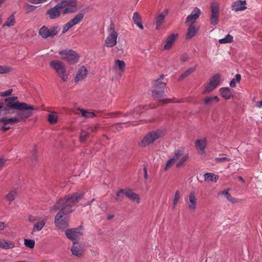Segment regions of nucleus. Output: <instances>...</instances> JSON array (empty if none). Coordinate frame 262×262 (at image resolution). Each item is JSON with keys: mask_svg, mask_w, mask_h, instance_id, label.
Instances as JSON below:
<instances>
[{"mask_svg": "<svg viewBox=\"0 0 262 262\" xmlns=\"http://www.w3.org/2000/svg\"><path fill=\"white\" fill-rule=\"evenodd\" d=\"M82 193L75 192L60 199L51 208V211H60L55 217L54 223L58 228H64L68 226L69 214L73 211L72 207L76 205L83 197Z\"/></svg>", "mask_w": 262, "mask_h": 262, "instance_id": "1", "label": "nucleus"}, {"mask_svg": "<svg viewBox=\"0 0 262 262\" xmlns=\"http://www.w3.org/2000/svg\"><path fill=\"white\" fill-rule=\"evenodd\" d=\"M6 106L4 110L10 113V109L17 110L20 112L34 113L38 110V108L26 102H21L17 100V97L12 96L5 99Z\"/></svg>", "mask_w": 262, "mask_h": 262, "instance_id": "2", "label": "nucleus"}, {"mask_svg": "<svg viewBox=\"0 0 262 262\" xmlns=\"http://www.w3.org/2000/svg\"><path fill=\"white\" fill-rule=\"evenodd\" d=\"M166 87V83L162 82L160 79H157L155 81L153 87L151 90L152 95L154 99L162 104H166L173 102L169 99H165L166 95L164 89Z\"/></svg>", "mask_w": 262, "mask_h": 262, "instance_id": "3", "label": "nucleus"}, {"mask_svg": "<svg viewBox=\"0 0 262 262\" xmlns=\"http://www.w3.org/2000/svg\"><path fill=\"white\" fill-rule=\"evenodd\" d=\"M33 115V113L19 111V112L17 114V117L11 118L4 117L0 119V122L3 123L5 125H7L8 124L12 125L25 120L26 119L32 117Z\"/></svg>", "mask_w": 262, "mask_h": 262, "instance_id": "4", "label": "nucleus"}, {"mask_svg": "<svg viewBox=\"0 0 262 262\" xmlns=\"http://www.w3.org/2000/svg\"><path fill=\"white\" fill-rule=\"evenodd\" d=\"M50 66L56 71L63 82L67 81L68 76L67 73L65 65L62 61L53 60L50 62Z\"/></svg>", "mask_w": 262, "mask_h": 262, "instance_id": "5", "label": "nucleus"}, {"mask_svg": "<svg viewBox=\"0 0 262 262\" xmlns=\"http://www.w3.org/2000/svg\"><path fill=\"white\" fill-rule=\"evenodd\" d=\"M108 33V36L106 38L104 42V46L111 48L115 46L117 44V39L118 37V33L115 30V25L112 23L107 29Z\"/></svg>", "mask_w": 262, "mask_h": 262, "instance_id": "6", "label": "nucleus"}, {"mask_svg": "<svg viewBox=\"0 0 262 262\" xmlns=\"http://www.w3.org/2000/svg\"><path fill=\"white\" fill-rule=\"evenodd\" d=\"M172 158L177 161L176 167L178 168L184 165L189 159V155L185 154L184 148L180 147L174 150Z\"/></svg>", "mask_w": 262, "mask_h": 262, "instance_id": "7", "label": "nucleus"}, {"mask_svg": "<svg viewBox=\"0 0 262 262\" xmlns=\"http://www.w3.org/2000/svg\"><path fill=\"white\" fill-rule=\"evenodd\" d=\"M162 132L160 130L151 132L147 134L139 143L141 147H146L154 143L155 141L162 137Z\"/></svg>", "mask_w": 262, "mask_h": 262, "instance_id": "8", "label": "nucleus"}, {"mask_svg": "<svg viewBox=\"0 0 262 262\" xmlns=\"http://www.w3.org/2000/svg\"><path fill=\"white\" fill-rule=\"evenodd\" d=\"M58 54L61 58L66 60L70 64L77 63L79 59V56L75 51L72 50H65L59 52Z\"/></svg>", "mask_w": 262, "mask_h": 262, "instance_id": "9", "label": "nucleus"}, {"mask_svg": "<svg viewBox=\"0 0 262 262\" xmlns=\"http://www.w3.org/2000/svg\"><path fill=\"white\" fill-rule=\"evenodd\" d=\"M59 4L64 14L75 12L77 10V0H66Z\"/></svg>", "mask_w": 262, "mask_h": 262, "instance_id": "10", "label": "nucleus"}, {"mask_svg": "<svg viewBox=\"0 0 262 262\" xmlns=\"http://www.w3.org/2000/svg\"><path fill=\"white\" fill-rule=\"evenodd\" d=\"M59 32L58 26H53L49 29L45 26H43L39 30V35L43 38L53 37L56 36Z\"/></svg>", "mask_w": 262, "mask_h": 262, "instance_id": "11", "label": "nucleus"}, {"mask_svg": "<svg viewBox=\"0 0 262 262\" xmlns=\"http://www.w3.org/2000/svg\"><path fill=\"white\" fill-rule=\"evenodd\" d=\"M67 237L72 241L73 243H76L80 237L83 235L80 228L68 229L65 231Z\"/></svg>", "mask_w": 262, "mask_h": 262, "instance_id": "12", "label": "nucleus"}, {"mask_svg": "<svg viewBox=\"0 0 262 262\" xmlns=\"http://www.w3.org/2000/svg\"><path fill=\"white\" fill-rule=\"evenodd\" d=\"M211 15L210 16V24L215 26L217 24L219 17V5L216 2H212L210 6Z\"/></svg>", "mask_w": 262, "mask_h": 262, "instance_id": "13", "label": "nucleus"}, {"mask_svg": "<svg viewBox=\"0 0 262 262\" xmlns=\"http://www.w3.org/2000/svg\"><path fill=\"white\" fill-rule=\"evenodd\" d=\"M186 202L188 205V209L194 212L197 207V196L196 193L194 191L190 192L188 195V199L186 200Z\"/></svg>", "mask_w": 262, "mask_h": 262, "instance_id": "14", "label": "nucleus"}, {"mask_svg": "<svg viewBox=\"0 0 262 262\" xmlns=\"http://www.w3.org/2000/svg\"><path fill=\"white\" fill-rule=\"evenodd\" d=\"M201 15V10L197 7H195L186 18L185 24H194L195 21L200 17Z\"/></svg>", "mask_w": 262, "mask_h": 262, "instance_id": "15", "label": "nucleus"}, {"mask_svg": "<svg viewBox=\"0 0 262 262\" xmlns=\"http://www.w3.org/2000/svg\"><path fill=\"white\" fill-rule=\"evenodd\" d=\"M61 11H62V9L58 3L54 7L48 10L47 14L50 19H56L60 16Z\"/></svg>", "mask_w": 262, "mask_h": 262, "instance_id": "16", "label": "nucleus"}, {"mask_svg": "<svg viewBox=\"0 0 262 262\" xmlns=\"http://www.w3.org/2000/svg\"><path fill=\"white\" fill-rule=\"evenodd\" d=\"M189 28L186 34V39H190L194 36L199 30V27L195 24H189Z\"/></svg>", "mask_w": 262, "mask_h": 262, "instance_id": "17", "label": "nucleus"}, {"mask_svg": "<svg viewBox=\"0 0 262 262\" xmlns=\"http://www.w3.org/2000/svg\"><path fill=\"white\" fill-rule=\"evenodd\" d=\"M124 194L131 201L136 202L138 204L140 203V199L139 195L135 193L133 190L130 189L125 190Z\"/></svg>", "mask_w": 262, "mask_h": 262, "instance_id": "18", "label": "nucleus"}, {"mask_svg": "<svg viewBox=\"0 0 262 262\" xmlns=\"http://www.w3.org/2000/svg\"><path fill=\"white\" fill-rule=\"evenodd\" d=\"M71 251L72 254L77 257L81 256L83 253V249L75 242H74L73 245L71 248Z\"/></svg>", "mask_w": 262, "mask_h": 262, "instance_id": "19", "label": "nucleus"}, {"mask_svg": "<svg viewBox=\"0 0 262 262\" xmlns=\"http://www.w3.org/2000/svg\"><path fill=\"white\" fill-rule=\"evenodd\" d=\"M87 75V70L84 67H81L77 71L75 77V82H78L83 79Z\"/></svg>", "mask_w": 262, "mask_h": 262, "instance_id": "20", "label": "nucleus"}, {"mask_svg": "<svg viewBox=\"0 0 262 262\" xmlns=\"http://www.w3.org/2000/svg\"><path fill=\"white\" fill-rule=\"evenodd\" d=\"M196 148L203 152H205V149L207 146V140L206 138L198 139L195 142Z\"/></svg>", "mask_w": 262, "mask_h": 262, "instance_id": "21", "label": "nucleus"}, {"mask_svg": "<svg viewBox=\"0 0 262 262\" xmlns=\"http://www.w3.org/2000/svg\"><path fill=\"white\" fill-rule=\"evenodd\" d=\"M245 5V1H236L234 2L232 4V10L235 12L244 10L246 9Z\"/></svg>", "mask_w": 262, "mask_h": 262, "instance_id": "22", "label": "nucleus"}, {"mask_svg": "<svg viewBox=\"0 0 262 262\" xmlns=\"http://www.w3.org/2000/svg\"><path fill=\"white\" fill-rule=\"evenodd\" d=\"M178 37V34H172L169 36L166 41V43L164 46L165 50H169L171 48L173 42Z\"/></svg>", "mask_w": 262, "mask_h": 262, "instance_id": "23", "label": "nucleus"}, {"mask_svg": "<svg viewBox=\"0 0 262 262\" xmlns=\"http://www.w3.org/2000/svg\"><path fill=\"white\" fill-rule=\"evenodd\" d=\"M165 14H160L158 15L156 19V29H159V28L163 25L166 15L168 13V10L165 9L164 11Z\"/></svg>", "mask_w": 262, "mask_h": 262, "instance_id": "24", "label": "nucleus"}, {"mask_svg": "<svg viewBox=\"0 0 262 262\" xmlns=\"http://www.w3.org/2000/svg\"><path fill=\"white\" fill-rule=\"evenodd\" d=\"M46 221L47 220L46 219H43L36 223L33 226L32 234L34 232L40 231L45 226Z\"/></svg>", "mask_w": 262, "mask_h": 262, "instance_id": "25", "label": "nucleus"}, {"mask_svg": "<svg viewBox=\"0 0 262 262\" xmlns=\"http://www.w3.org/2000/svg\"><path fill=\"white\" fill-rule=\"evenodd\" d=\"M220 92L222 96L226 100L229 99L231 97L233 96L232 93L228 88H221L220 89Z\"/></svg>", "mask_w": 262, "mask_h": 262, "instance_id": "26", "label": "nucleus"}, {"mask_svg": "<svg viewBox=\"0 0 262 262\" xmlns=\"http://www.w3.org/2000/svg\"><path fill=\"white\" fill-rule=\"evenodd\" d=\"M133 19L135 24L141 29H143V26L142 24L141 18L138 12H135L133 14Z\"/></svg>", "mask_w": 262, "mask_h": 262, "instance_id": "27", "label": "nucleus"}, {"mask_svg": "<svg viewBox=\"0 0 262 262\" xmlns=\"http://www.w3.org/2000/svg\"><path fill=\"white\" fill-rule=\"evenodd\" d=\"M17 194V189H13L9 192V193L6 195L5 198L7 201H8L10 202V203H11L12 201H13L15 200Z\"/></svg>", "mask_w": 262, "mask_h": 262, "instance_id": "28", "label": "nucleus"}, {"mask_svg": "<svg viewBox=\"0 0 262 262\" xmlns=\"http://www.w3.org/2000/svg\"><path fill=\"white\" fill-rule=\"evenodd\" d=\"M204 176L205 181H211V182L215 183L219 179V176L213 173H206Z\"/></svg>", "mask_w": 262, "mask_h": 262, "instance_id": "29", "label": "nucleus"}, {"mask_svg": "<svg viewBox=\"0 0 262 262\" xmlns=\"http://www.w3.org/2000/svg\"><path fill=\"white\" fill-rule=\"evenodd\" d=\"M77 110L80 112L82 116L84 118H92L95 116L94 113L93 112H89L85 110L80 108H77Z\"/></svg>", "mask_w": 262, "mask_h": 262, "instance_id": "30", "label": "nucleus"}, {"mask_svg": "<svg viewBox=\"0 0 262 262\" xmlns=\"http://www.w3.org/2000/svg\"><path fill=\"white\" fill-rule=\"evenodd\" d=\"M221 82V75L219 74H216L213 75L210 79V83L216 88Z\"/></svg>", "mask_w": 262, "mask_h": 262, "instance_id": "31", "label": "nucleus"}, {"mask_svg": "<svg viewBox=\"0 0 262 262\" xmlns=\"http://www.w3.org/2000/svg\"><path fill=\"white\" fill-rule=\"evenodd\" d=\"M196 65L194 67L189 68L186 70L183 74H182L179 78V80H181L190 75L191 73L194 72L196 68Z\"/></svg>", "mask_w": 262, "mask_h": 262, "instance_id": "32", "label": "nucleus"}, {"mask_svg": "<svg viewBox=\"0 0 262 262\" xmlns=\"http://www.w3.org/2000/svg\"><path fill=\"white\" fill-rule=\"evenodd\" d=\"M125 63L123 60H116L115 62L114 68H118L120 71L123 72L125 70Z\"/></svg>", "mask_w": 262, "mask_h": 262, "instance_id": "33", "label": "nucleus"}, {"mask_svg": "<svg viewBox=\"0 0 262 262\" xmlns=\"http://www.w3.org/2000/svg\"><path fill=\"white\" fill-rule=\"evenodd\" d=\"M219 101L220 99L217 96H214L212 97H206L204 99V103L206 105H209L211 104L213 101L219 102Z\"/></svg>", "mask_w": 262, "mask_h": 262, "instance_id": "34", "label": "nucleus"}, {"mask_svg": "<svg viewBox=\"0 0 262 262\" xmlns=\"http://www.w3.org/2000/svg\"><path fill=\"white\" fill-rule=\"evenodd\" d=\"M83 16L84 15L83 14L78 13L73 19L70 20V21L73 25V26H74L79 24L83 18Z\"/></svg>", "mask_w": 262, "mask_h": 262, "instance_id": "35", "label": "nucleus"}, {"mask_svg": "<svg viewBox=\"0 0 262 262\" xmlns=\"http://www.w3.org/2000/svg\"><path fill=\"white\" fill-rule=\"evenodd\" d=\"M15 19L14 14L11 15L7 19V21L4 24L3 27H11L14 25Z\"/></svg>", "mask_w": 262, "mask_h": 262, "instance_id": "36", "label": "nucleus"}, {"mask_svg": "<svg viewBox=\"0 0 262 262\" xmlns=\"http://www.w3.org/2000/svg\"><path fill=\"white\" fill-rule=\"evenodd\" d=\"M2 242V248L4 249H12L15 247L14 242L12 241H7L3 239Z\"/></svg>", "mask_w": 262, "mask_h": 262, "instance_id": "37", "label": "nucleus"}, {"mask_svg": "<svg viewBox=\"0 0 262 262\" xmlns=\"http://www.w3.org/2000/svg\"><path fill=\"white\" fill-rule=\"evenodd\" d=\"M181 198V193L179 190L175 192L173 199L172 200V209H174L176 208L177 205Z\"/></svg>", "mask_w": 262, "mask_h": 262, "instance_id": "38", "label": "nucleus"}, {"mask_svg": "<svg viewBox=\"0 0 262 262\" xmlns=\"http://www.w3.org/2000/svg\"><path fill=\"white\" fill-rule=\"evenodd\" d=\"M58 120V116L55 113H52L48 116V122L52 124H55Z\"/></svg>", "mask_w": 262, "mask_h": 262, "instance_id": "39", "label": "nucleus"}, {"mask_svg": "<svg viewBox=\"0 0 262 262\" xmlns=\"http://www.w3.org/2000/svg\"><path fill=\"white\" fill-rule=\"evenodd\" d=\"M233 40V37L230 34H227L224 38L219 40V42L221 44L230 43Z\"/></svg>", "mask_w": 262, "mask_h": 262, "instance_id": "40", "label": "nucleus"}, {"mask_svg": "<svg viewBox=\"0 0 262 262\" xmlns=\"http://www.w3.org/2000/svg\"><path fill=\"white\" fill-rule=\"evenodd\" d=\"M90 136V134L83 130H82L79 137V140L81 142H85L86 139Z\"/></svg>", "mask_w": 262, "mask_h": 262, "instance_id": "41", "label": "nucleus"}, {"mask_svg": "<svg viewBox=\"0 0 262 262\" xmlns=\"http://www.w3.org/2000/svg\"><path fill=\"white\" fill-rule=\"evenodd\" d=\"M235 78H233L230 82V86L231 88H234L236 86V82H239L241 79V76L239 74H237L235 76Z\"/></svg>", "mask_w": 262, "mask_h": 262, "instance_id": "42", "label": "nucleus"}, {"mask_svg": "<svg viewBox=\"0 0 262 262\" xmlns=\"http://www.w3.org/2000/svg\"><path fill=\"white\" fill-rule=\"evenodd\" d=\"M177 163V161L174 160L172 158L169 159L166 162V165L164 167V170L167 171L170 167H171L174 163Z\"/></svg>", "mask_w": 262, "mask_h": 262, "instance_id": "43", "label": "nucleus"}, {"mask_svg": "<svg viewBox=\"0 0 262 262\" xmlns=\"http://www.w3.org/2000/svg\"><path fill=\"white\" fill-rule=\"evenodd\" d=\"M24 245L28 248L32 249L35 246V241L32 239H25Z\"/></svg>", "mask_w": 262, "mask_h": 262, "instance_id": "44", "label": "nucleus"}, {"mask_svg": "<svg viewBox=\"0 0 262 262\" xmlns=\"http://www.w3.org/2000/svg\"><path fill=\"white\" fill-rule=\"evenodd\" d=\"M216 88L213 86V85L211 84V83L209 82L208 84L206 85L205 86L204 91L203 92V93H209L212 91L213 90H214Z\"/></svg>", "mask_w": 262, "mask_h": 262, "instance_id": "45", "label": "nucleus"}, {"mask_svg": "<svg viewBox=\"0 0 262 262\" xmlns=\"http://www.w3.org/2000/svg\"><path fill=\"white\" fill-rule=\"evenodd\" d=\"M73 26V25L69 21L66 24H65V25L64 26V27L63 28L62 31V34L66 33Z\"/></svg>", "mask_w": 262, "mask_h": 262, "instance_id": "46", "label": "nucleus"}, {"mask_svg": "<svg viewBox=\"0 0 262 262\" xmlns=\"http://www.w3.org/2000/svg\"><path fill=\"white\" fill-rule=\"evenodd\" d=\"M11 71V68L6 66H0V74L8 73Z\"/></svg>", "mask_w": 262, "mask_h": 262, "instance_id": "47", "label": "nucleus"}, {"mask_svg": "<svg viewBox=\"0 0 262 262\" xmlns=\"http://www.w3.org/2000/svg\"><path fill=\"white\" fill-rule=\"evenodd\" d=\"M230 160L231 159L227 157L215 158V161L217 162H225L227 161H230Z\"/></svg>", "mask_w": 262, "mask_h": 262, "instance_id": "48", "label": "nucleus"}, {"mask_svg": "<svg viewBox=\"0 0 262 262\" xmlns=\"http://www.w3.org/2000/svg\"><path fill=\"white\" fill-rule=\"evenodd\" d=\"M29 3L33 4H39L47 2L48 0H27Z\"/></svg>", "mask_w": 262, "mask_h": 262, "instance_id": "49", "label": "nucleus"}, {"mask_svg": "<svg viewBox=\"0 0 262 262\" xmlns=\"http://www.w3.org/2000/svg\"><path fill=\"white\" fill-rule=\"evenodd\" d=\"M37 151L36 149V147L35 146L33 149V153L32 154L31 156V160L32 161L35 162L37 159V156L36 154Z\"/></svg>", "mask_w": 262, "mask_h": 262, "instance_id": "50", "label": "nucleus"}, {"mask_svg": "<svg viewBox=\"0 0 262 262\" xmlns=\"http://www.w3.org/2000/svg\"><path fill=\"white\" fill-rule=\"evenodd\" d=\"M26 7V10H27L28 12L30 11H34L36 9V6L30 4H27Z\"/></svg>", "mask_w": 262, "mask_h": 262, "instance_id": "51", "label": "nucleus"}, {"mask_svg": "<svg viewBox=\"0 0 262 262\" xmlns=\"http://www.w3.org/2000/svg\"><path fill=\"white\" fill-rule=\"evenodd\" d=\"M13 90L12 89H9L7 91H6L4 92L0 93V96H8L10 95V94L12 93Z\"/></svg>", "mask_w": 262, "mask_h": 262, "instance_id": "52", "label": "nucleus"}, {"mask_svg": "<svg viewBox=\"0 0 262 262\" xmlns=\"http://www.w3.org/2000/svg\"><path fill=\"white\" fill-rule=\"evenodd\" d=\"M124 191H125V190L123 189H120L119 191L117 193V198L116 199L117 200H119V198H122L123 195L122 194H124Z\"/></svg>", "mask_w": 262, "mask_h": 262, "instance_id": "53", "label": "nucleus"}, {"mask_svg": "<svg viewBox=\"0 0 262 262\" xmlns=\"http://www.w3.org/2000/svg\"><path fill=\"white\" fill-rule=\"evenodd\" d=\"M181 60L183 61V62H185L187 60H188V58H189V56L186 53H184L183 54H182L181 56Z\"/></svg>", "mask_w": 262, "mask_h": 262, "instance_id": "54", "label": "nucleus"}, {"mask_svg": "<svg viewBox=\"0 0 262 262\" xmlns=\"http://www.w3.org/2000/svg\"><path fill=\"white\" fill-rule=\"evenodd\" d=\"M36 220H37L36 217L33 215H29V216L28 217V221L31 223L34 222Z\"/></svg>", "mask_w": 262, "mask_h": 262, "instance_id": "55", "label": "nucleus"}, {"mask_svg": "<svg viewBox=\"0 0 262 262\" xmlns=\"http://www.w3.org/2000/svg\"><path fill=\"white\" fill-rule=\"evenodd\" d=\"M226 198L227 200H229V201L234 202L235 198H233L229 193L226 195Z\"/></svg>", "mask_w": 262, "mask_h": 262, "instance_id": "56", "label": "nucleus"}, {"mask_svg": "<svg viewBox=\"0 0 262 262\" xmlns=\"http://www.w3.org/2000/svg\"><path fill=\"white\" fill-rule=\"evenodd\" d=\"M255 106L258 108L262 107V100L261 101H259L256 102Z\"/></svg>", "mask_w": 262, "mask_h": 262, "instance_id": "57", "label": "nucleus"}, {"mask_svg": "<svg viewBox=\"0 0 262 262\" xmlns=\"http://www.w3.org/2000/svg\"><path fill=\"white\" fill-rule=\"evenodd\" d=\"M10 128V126H8L7 125H4V126L2 127V130L4 132H5L7 131Z\"/></svg>", "mask_w": 262, "mask_h": 262, "instance_id": "58", "label": "nucleus"}, {"mask_svg": "<svg viewBox=\"0 0 262 262\" xmlns=\"http://www.w3.org/2000/svg\"><path fill=\"white\" fill-rule=\"evenodd\" d=\"M6 227V226L5 223L0 222V231L4 230Z\"/></svg>", "mask_w": 262, "mask_h": 262, "instance_id": "59", "label": "nucleus"}, {"mask_svg": "<svg viewBox=\"0 0 262 262\" xmlns=\"http://www.w3.org/2000/svg\"><path fill=\"white\" fill-rule=\"evenodd\" d=\"M228 191H229L228 189L224 190L223 191L220 192L219 193L225 195L226 196L227 195H228L229 194V192Z\"/></svg>", "mask_w": 262, "mask_h": 262, "instance_id": "60", "label": "nucleus"}, {"mask_svg": "<svg viewBox=\"0 0 262 262\" xmlns=\"http://www.w3.org/2000/svg\"><path fill=\"white\" fill-rule=\"evenodd\" d=\"M5 160L4 158H0V168L2 167L5 164Z\"/></svg>", "mask_w": 262, "mask_h": 262, "instance_id": "61", "label": "nucleus"}, {"mask_svg": "<svg viewBox=\"0 0 262 262\" xmlns=\"http://www.w3.org/2000/svg\"><path fill=\"white\" fill-rule=\"evenodd\" d=\"M144 176L145 179H147V172L146 167H144Z\"/></svg>", "mask_w": 262, "mask_h": 262, "instance_id": "62", "label": "nucleus"}, {"mask_svg": "<svg viewBox=\"0 0 262 262\" xmlns=\"http://www.w3.org/2000/svg\"><path fill=\"white\" fill-rule=\"evenodd\" d=\"M238 179L241 182H242L243 183H245V180H244V179H243V178L242 177H241V176L238 177Z\"/></svg>", "mask_w": 262, "mask_h": 262, "instance_id": "63", "label": "nucleus"}, {"mask_svg": "<svg viewBox=\"0 0 262 262\" xmlns=\"http://www.w3.org/2000/svg\"><path fill=\"white\" fill-rule=\"evenodd\" d=\"M96 128H97L96 127H92L90 129L92 132H95L96 129Z\"/></svg>", "mask_w": 262, "mask_h": 262, "instance_id": "64", "label": "nucleus"}]
</instances>
